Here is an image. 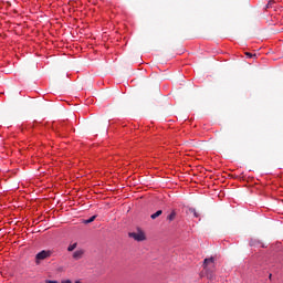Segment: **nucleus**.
Masks as SVG:
<instances>
[{
    "label": "nucleus",
    "mask_w": 283,
    "mask_h": 283,
    "mask_svg": "<svg viewBox=\"0 0 283 283\" xmlns=\"http://www.w3.org/2000/svg\"><path fill=\"white\" fill-rule=\"evenodd\" d=\"M46 283H59V281H46Z\"/></svg>",
    "instance_id": "nucleus-12"
},
{
    "label": "nucleus",
    "mask_w": 283,
    "mask_h": 283,
    "mask_svg": "<svg viewBox=\"0 0 283 283\" xmlns=\"http://www.w3.org/2000/svg\"><path fill=\"white\" fill-rule=\"evenodd\" d=\"M247 56H249V59H253V56H255V54H252V53H245Z\"/></svg>",
    "instance_id": "nucleus-10"
},
{
    "label": "nucleus",
    "mask_w": 283,
    "mask_h": 283,
    "mask_svg": "<svg viewBox=\"0 0 283 283\" xmlns=\"http://www.w3.org/2000/svg\"><path fill=\"white\" fill-rule=\"evenodd\" d=\"M190 211H191V213H193L195 218H198V217L200 216V214H198V212L196 211V209H191Z\"/></svg>",
    "instance_id": "nucleus-9"
},
{
    "label": "nucleus",
    "mask_w": 283,
    "mask_h": 283,
    "mask_svg": "<svg viewBox=\"0 0 283 283\" xmlns=\"http://www.w3.org/2000/svg\"><path fill=\"white\" fill-rule=\"evenodd\" d=\"M129 238H133V240H136V242H144L146 240L145 232L138 231V232H129Z\"/></svg>",
    "instance_id": "nucleus-3"
},
{
    "label": "nucleus",
    "mask_w": 283,
    "mask_h": 283,
    "mask_svg": "<svg viewBox=\"0 0 283 283\" xmlns=\"http://www.w3.org/2000/svg\"><path fill=\"white\" fill-rule=\"evenodd\" d=\"M96 220V216L91 217L90 219L84 220V224H92Z\"/></svg>",
    "instance_id": "nucleus-7"
},
{
    "label": "nucleus",
    "mask_w": 283,
    "mask_h": 283,
    "mask_svg": "<svg viewBox=\"0 0 283 283\" xmlns=\"http://www.w3.org/2000/svg\"><path fill=\"white\" fill-rule=\"evenodd\" d=\"M271 277H273V274H270V275H269V280H271Z\"/></svg>",
    "instance_id": "nucleus-14"
},
{
    "label": "nucleus",
    "mask_w": 283,
    "mask_h": 283,
    "mask_svg": "<svg viewBox=\"0 0 283 283\" xmlns=\"http://www.w3.org/2000/svg\"><path fill=\"white\" fill-rule=\"evenodd\" d=\"M62 283H72L71 280L62 281Z\"/></svg>",
    "instance_id": "nucleus-13"
},
{
    "label": "nucleus",
    "mask_w": 283,
    "mask_h": 283,
    "mask_svg": "<svg viewBox=\"0 0 283 283\" xmlns=\"http://www.w3.org/2000/svg\"><path fill=\"white\" fill-rule=\"evenodd\" d=\"M159 216H163V210H158L157 212L153 213L150 218L151 220H156V218H159Z\"/></svg>",
    "instance_id": "nucleus-6"
},
{
    "label": "nucleus",
    "mask_w": 283,
    "mask_h": 283,
    "mask_svg": "<svg viewBox=\"0 0 283 283\" xmlns=\"http://www.w3.org/2000/svg\"><path fill=\"white\" fill-rule=\"evenodd\" d=\"M272 3H275V0H270L269 6H272Z\"/></svg>",
    "instance_id": "nucleus-11"
},
{
    "label": "nucleus",
    "mask_w": 283,
    "mask_h": 283,
    "mask_svg": "<svg viewBox=\"0 0 283 283\" xmlns=\"http://www.w3.org/2000/svg\"><path fill=\"white\" fill-rule=\"evenodd\" d=\"M76 247H77V243L70 244L67 248V251L72 252L74 251V249H76Z\"/></svg>",
    "instance_id": "nucleus-8"
},
{
    "label": "nucleus",
    "mask_w": 283,
    "mask_h": 283,
    "mask_svg": "<svg viewBox=\"0 0 283 283\" xmlns=\"http://www.w3.org/2000/svg\"><path fill=\"white\" fill-rule=\"evenodd\" d=\"M167 220H169V222H174V220H176V210H172L170 214H168Z\"/></svg>",
    "instance_id": "nucleus-5"
},
{
    "label": "nucleus",
    "mask_w": 283,
    "mask_h": 283,
    "mask_svg": "<svg viewBox=\"0 0 283 283\" xmlns=\"http://www.w3.org/2000/svg\"><path fill=\"white\" fill-rule=\"evenodd\" d=\"M48 258H52V251L42 250L35 255V264H41V261L48 260Z\"/></svg>",
    "instance_id": "nucleus-2"
},
{
    "label": "nucleus",
    "mask_w": 283,
    "mask_h": 283,
    "mask_svg": "<svg viewBox=\"0 0 283 283\" xmlns=\"http://www.w3.org/2000/svg\"><path fill=\"white\" fill-rule=\"evenodd\" d=\"M85 253V251L83 250H77L73 253V259L74 260H81V258H83V254Z\"/></svg>",
    "instance_id": "nucleus-4"
},
{
    "label": "nucleus",
    "mask_w": 283,
    "mask_h": 283,
    "mask_svg": "<svg viewBox=\"0 0 283 283\" xmlns=\"http://www.w3.org/2000/svg\"><path fill=\"white\" fill-rule=\"evenodd\" d=\"M203 271L209 282H216V259L213 256L203 260Z\"/></svg>",
    "instance_id": "nucleus-1"
}]
</instances>
